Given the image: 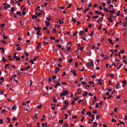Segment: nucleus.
Masks as SVG:
<instances>
[{
    "label": "nucleus",
    "mask_w": 127,
    "mask_h": 127,
    "mask_svg": "<svg viewBox=\"0 0 127 127\" xmlns=\"http://www.w3.org/2000/svg\"><path fill=\"white\" fill-rule=\"evenodd\" d=\"M99 27L98 28V30H100L101 28V25H99Z\"/></svg>",
    "instance_id": "obj_48"
},
{
    "label": "nucleus",
    "mask_w": 127,
    "mask_h": 127,
    "mask_svg": "<svg viewBox=\"0 0 127 127\" xmlns=\"http://www.w3.org/2000/svg\"><path fill=\"white\" fill-rule=\"evenodd\" d=\"M10 7V5L9 4H7L4 7V8L5 9H6L7 8H9Z\"/></svg>",
    "instance_id": "obj_6"
},
{
    "label": "nucleus",
    "mask_w": 127,
    "mask_h": 127,
    "mask_svg": "<svg viewBox=\"0 0 127 127\" xmlns=\"http://www.w3.org/2000/svg\"><path fill=\"white\" fill-rule=\"evenodd\" d=\"M79 50H80L81 51H82L83 49H84V46H82L80 48H79Z\"/></svg>",
    "instance_id": "obj_15"
},
{
    "label": "nucleus",
    "mask_w": 127,
    "mask_h": 127,
    "mask_svg": "<svg viewBox=\"0 0 127 127\" xmlns=\"http://www.w3.org/2000/svg\"><path fill=\"white\" fill-rule=\"evenodd\" d=\"M122 65H123V64H120V65H119V67H117V68L118 69H119L121 67V66H122Z\"/></svg>",
    "instance_id": "obj_50"
},
{
    "label": "nucleus",
    "mask_w": 127,
    "mask_h": 127,
    "mask_svg": "<svg viewBox=\"0 0 127 127\" xmlns=\"http://www.w3.org/2000/svg\"><path fill=\"white\" fill-rule=\"evenodd\" d=\"M30 62H31L32 64H33L34 63V62L33 61V60L32 59H31L30 60Z\"/></svg>",
    "instance_id": "obj_44"
},
{
    "label": "nucleus",
    "mask_w": 127,
    "mask_h": 127,
    "mask_svg": "<svg viewBox=\"0 0 127 127\" xmlns=\"http://www.w3.org/2000/svg\"><path fill=\"white\" fill-rule=\"evenodd\" d=\"M16 14L17 15H19L20 16H22V15L20 12L19 11H18L17 12H16Z\"/></svg>",
    "instance_id": "obj_9"
},
{
    "label": "nucleus",
    "mask_w": 127,
    "mask_h": 127,
    "mask_svg": "<svg viewBox=\"0 0 127 127\" xmlns=\"http://www.w3.org/2000/svg\"><path fill=\"white\" fill-rule=\"evenodd\" d=\"M68 92L67 91H64L63 92L61 93L60 95V96L61 97L63 95H65L67 94Z\"/></svg>",
    "instance_id": "obj_1"
},
{
    "label": "nucleus",
    "mask_w": 127,
    "mask_h": 127,
    "mask_svg": "<svg viewBox=\"0 0 127 127\" xmlns=\"http://www.w3.org/2000/svg\"><path fill=\"white\" fill-rule=\"evenodd\" d=\"M111 0H108L107 1L108 4H110L111 3Z\"/></svg>",
    "instance_id": "obj_34"
},
{
    "label": "nucleus",
    "mask_w": 127,
    "mask_h": 127,
    "mask_svg": "<svg viewBox=\"0 0 127 127\" xmlns=\"http://www.w3.org/2000/svg\"><path fill=\"white\" fill-rule=\"evenodd\" d=\"M124 50H121L120 51L121 54H123L124 53Z\"/></svg>",
    "instance_id": "obj_40"
},
{
    "label": "nucleus",
    "mask_w": 127,
    "mask_h": 127,
    "mask_svg": "<svg viewBox=\"0 0 127 127\" xmlns=\"http://www.w3.org/2000/svg\"><path fill=\"white\" fill-rule=\"evenodd\" d=\"M112 122H114L115 123L116 122V120L114 118H112Z\"/></svg>",
    "instance_id": "obj_29"
},
{
    "label": "nucleus",
    "mask_w": 127,
    "mask_h": 127,
    "mask_svg": "<svg viewBox=\"0 0 127 127\" xmlns=\"http://www.w3.org/2000/svg\"><path fill=\"white\" fill-rule=\"evenodd\" d=\"M84 33V32L83 31H81L79 32L80 35L81 36H82Z\"/></svg>",
    "instance_id": "obj_8"
},
{
    "label": "nucleus",
    "mask_w": 127,
    "mask_h": 127,
    "mask_svg": "<svg viewBox=\"0 0 127 127\" xmlns=\"http://www.w3.org/2000/svg\"><path fill=\"white\" fill-rule=\"evenodd\" d=\"M16 54H17V53H15L13 55L14 58H17V57L16 56Z\"/></svg>",
    "instance_id": "obj_21"
},
{
    "label": "nucleus",
    "mask_w": 127,
    "mask_h": 127,
    "mask_svg": "<svg viewBox=\"0 0 127 127\" xmlns=\"http://www.w3.org/2000/svg\"><path fill=\"white\" fill-rule=\"evenodd\" d=\"M64 115L65 116V118H64V119H66L68 117V116L66 114H64Z\"/></svg>",
    "instance_id": "obj_32"
},
{
    "label": "nucleus",
    "mask_w": 127,
    "mask_h": 127,
    "mask_svg": "<svg viewBox=\"0 0 127 127\" xmlns=\"http://www.w3.org/2000/svg\"><path fill=\"white\" fill-rule=\"evenodd\" d=\"M103 19V18L102 17L100 18L99 20V21L100 22H102V20Z\"/></svg>",
    "instance_id": "obj_28"
},
{
    "label": "nucleus",
    "mask_w": 127,
    "mask_h": 127,
    "mask_svg": "<svg viewBox=\"0 0 127 127\" xmlns=\"http://www.w3.org/2000/svg\"><path fill=\"white\" fill-rule=\"evenodd\" d=\"M81 83L83 85H84V84H86V83L84 81H82L81 82Z\"/></svg>",
    "instance_id": "obj_49"
},
{
    "label": "nucleus",
    "mask_w": 127,
    "mask_h": 127,
    "mask_svg": "<svg viewBox=\"0 0 127 127\" xmlns=\"http://www.w3.org/2000/svg\"><path fill=\"white\" fill-rule=\"evenodd\" d=\"M11 57V56H8V58H9V59L10 60H13V61H14L13 58L12 59H10Z\"/></svg>",
    "instance_id": "obj_30"
},
{
    "label": "nucleus",
    "mask_w": 127,
    "mask_h": 127,
    "mask_svg": "<svg viewBox=\"0 0 127 127\" xmlns=\"http://www.w3.org/2000/svg\"><path fill=\"white\" fill-rule=\"evenodd\" d=\"M123 26L124 27H125L126 26L127 24V23L126 22H125L123 23Z\"/></svg>",
    "instance_id": "obj_37"
},
{
    "label": "nucleus",
    "mask_w": 127,
    "mask_h": 127,
    "mask_svg": "<svg viewBox=\"0 0 127 127\" xmlns=\"http://www.w3.org/2000/svg\"><path fill=\"white\" fill-rule=\"evenodd\" d=\"M17 119V118L15 117H14L12 119L13 121H15Z\"/></svg>",
    "instance_id": "obj_47"
},
{
    "label": "nucleus",
    "mask_w": 127,
    "mask_h": 127,
    "mask_svg": "<svg viewBox=\"0 0 127 127\" xmlns=\"http://www.w3.org/2000/svg\"><path fill=\"white\" fill-rule=\"evenodd\" d=\"M22 14L24 16H25V14H26V12H24V11H23V12H22Z\"/></svg>",
    "instance_id": "obj_64"
},
{
    "label": "nucleus",
    "mask_w": 127,
    "mask_h": 127,
    "mask_svg": "<svg viewBox=\"0 0 127 127\" xmlns=\"http://www.w3.org/2000/svg\"><path fill=\"white\" fill-rule=\"evenodd\" d=\"M38 59V58H36V57H34V58L33 59V60L34 61H35L36 60V59Z\"/></svg>",
    "instance_id": "obj_60"
},
{
    "label": "nucleus",
    "mask_w": 127,
    "mask_h": 127,
    "mask_svg": "<svg viewBox=\"0 0 127 127\" xmlns=\"http://www.w3.org/2000/svg\"><path fill=\"white\" fill-rule=\"evenodd\" d=\"M109 94V92H107L105 94L107 95H108Z\"/></svg>",
    "instance_id": "obj_45"
},
{
    "label": "nucleus",
    "mask_w": 127,
    "mask_h": 127,
    "mask_svg": "<svg viewBox=\"0 0 127 127\" xmlns=\"http://www.w3.org/2000/svg\"><path fill=\"white\" fill-rule=\"evenodd\" d=\"M11 10L12 11H14V8L13 7H12L11 8Z\"/></svg>",
    "instance_id": "obj_56"
},
{
    "label": "nucleus",
    "mask_w": 127,
    "mask_h": 127,
    "mask_svg": "<svg viewBox=\"0 0 127 127\" xmlns=\"http://www.w3.org/2000/svg\"><path fill=\"white\" fill-rule=\"evenodd\" d=\"M12 108L13 110H15L16 109V107L15 105H14L13 106Z\"/></svg>",
    "instance_id": "obj_14"
},
{
    "label": "nucleus",
    "mask_w": 127,
    "mask_h": 127,
    "mask_svg": "<svg viewBox=\"0 0 127 127\" xmlns=\"http://www.w3.org/2000/svg\"><path fill=\"white\" fill-rule=\"evenodd\" d=\"M121 82L122 83H124V84H126V83H127L126 81L125 80H124L123 81H121Z\"/></svg>",
    "instance_id": "obj_35"
},
{
    "label": "nucleus",
    "mask_w": 127,
    "mask_h": 127,
    "mask_svg": "<svg viewBox=\"0 0 127 127\" xmlns=\"http://www.w3.org/2000/svg\"><path fill=\"white\" fill-rule=\"evenodd\" d=\"M104 10L106 12H107L108 11V8H107L104 7Z\"/></svg>",
    "instance_id": "obj_23"
},
{
    "label": "nucleus",
    "mask_w": 127,
    "mask_h": 127,
    "mask_svg": "<svg viewBox=\"0 0 127 127\" xmlns=\"http://www.w3.org/2000/svg\"><path fill=\"white\" fill-rule=\"evenodd\" d=\"M45 22L46 24V25L47 26H48L50 25V22L49 21H45Z\"/></svg>",
    "instance_id": "obj_4"
},
{
    "label": "nucleus",
    "mask_w": 127,
    "mask_h": 127,
    "mask_svg": "<svg viewBox=\"0 0 127 127\" xmlns=\"http://www.w3.org/2000/svg\"><path fill=\"white\" fill-rule=\"evenodd\" d=\"M96 112H97V110H95L94 111H93V113L96 115L97 114V113Z\"/></svg>",
    "instance_id": "obj_36"
},
{
    "label": "nucleus",
    "mask_w": 127,
    "mask_h": 127,
    "mask_svg": "<svg viewBox=\"0 0 127 127\" xmlns=\"http://www.w3.org/2000/svg\"><path fill=\"white\" fill-rule=\"evenodd\" d=\"M60 68L59 67H57L56 69H55V71L56 72V73H57L59 71Z\"/></svg>",
    "instance_id": "obj_7"
},
{
    "label": "nucleus",
    "mask_w": 127,
    "mask_h": 127,
    "mask_svg": "<svg viewBox=\"0 0 127 127\" xmlns=\"http://www.w3.org/2000/svg\"><path fill=\"white\" fill-rule=\"evenodd\" d=\"M40 31L39 30H38L37 31V33H36V35H40L41 34L40 33Z\"/></svg>",
    "instance_id": "obj_12"
},
{
    "label": "nucleus",
    "mask_w": 127,
    "mask_h": 127,
    "mask_svg": "<svg viewBox=\"0 0 127 127\" xmlns=\"http://www.w3.org/2000/svg\"><path fill=\"white\" fill-rule=\"evenodd\" d=\"M34 118H35L36 119H37V114H35V115L34 116Z\"/></svg>",
    "instance_id": "obj_55"
},
{
    "label": "nucleus",
    "mask_w": 127,
    "mask_h": 127,
    "mask_svg": "<svg viewBox=\"0 0 127 127\" xmlns=\"http://www.w3.org/2000/svg\"><path fill=\"white\" fill-rule=\"evenodd\" d=\"M94 33V32L93 31H92L91 32V34L90 35V36H91L92 35H93Z\"/></svg>",
    "instance_id": "obj_51"
},
{
    "label": "nucleus",
    "mask_w": 127,
    "mask_h": 127,
    "mask_svg": "<svg viewBox=\"0 0 127 127\" xmlns=\"http://www.w3.org/2000/svg\"><path fill=\"white\" fill-rule=\"evenodd\" d=\"M37 18V16L34 15H33L32 16V18L33 19L34 18Z\"/></svg>",
    "instance_id": "obj_25"
},
{
    "label": "nucleus",
    "mask_w": 127,
    "mask_h": 127,
    "mask_svg": "<svg viewBox=\"0 0 127 127\" xmlns=\"http://www.w3.org/2000/svg\"><path fill=\"white\" fill-rule=\"evenodd\" d=\"M41 43L40 42L38 44L37 46L36 47V48L37 49H38L39 48V47L41 45Z\"/></svg>",
    "instance_id": "obj_20"
},
{
    "label": "nucleus",
    "mask_w": 127,
    "mask_h": 127,
    "mask_svg": "<svg viewBox=\"0 0 127 127\" xmlns=\"http://www.w3.org/2000/svg\"><path fill=\"white\" fill-rule=\"evenodd\" d=\"M60 77H59V80L58 81H57V82H58V83L55 86V88H56L57 87V86L58 85H59V86H60L61 85V84L59 82V81H60Z\"/></svg>",
    "instance_id": "obj_3"
},
{
    "label": "nucleus",
    "mask_w": 127,
    "mask_h": 127,
    "mask_svg": "<svg viewBox=\"0 0 127 127\" xmlns=\"http://www.w3.org/2000/svg\"><path fill=\"white\" fill-rule=\"evenodd\" d=\"M52 32L53 33H56V29H54L52 30Z\"/></svg>",
    "instance_id": "obj_27"
},
{
    "label": "nucleus",
    "mask_w": 127,
    "mask_h": 127,
    "mask_svg": "<svg viewBox=\"0 0 127 127\" xmlns=\"http://www.w3.org/2000/svg\"><path fill=\"white\" fill-rule=\"evenodd\" d=\"M71 6V3H69V6H67V8H69Z\"/></svg>",
    "instance_id": "obj_46"
},
{
    "label": "nucleus",
    "mask_w": 127,
    "mask_h": 127,
    "mask_svg": "<svg viewBox=\"0 0 127 127\" xmlns=\"http://www.w3.org/2000/svg\"><path fill=\"white\" fill-rule=\"evenodd\" d=\"M0 79L1 80L3 81H4V78H3V77H0Z\"/></svg>",
    "instance_id": "obj_42"
},
{
    "label": "nucleus",
    "mask_w": 127,
    "mask_h": 127,
    "mask_svg": "<svg viewBox=\"0 0 127 127\" xmlns=\"http://www.w3.org/2000/svg\"><path fill=\"white\" fill-rule=\"evenodd\" d=\"M0 93H1L2 94H3V91H2V90H0Z\"/></svg>",
    "instance_id": "obj_58"
},
{
    "label": "nucleus",
    "mask_w": 127,
    "mask_h": 127,
    "mask_svg": "<svg viewBox=\"0 0 127 127\" xmlns=\"http://www.w3.org/2000/svg\"><path fill=\"white\" fill-rule=\"evenodd\" d=\"M64 125L65 127H67L68 126V124L67 123L64 124Z\"/></svg>",
    "instance_id": "obj_52"
},
{
    "label": "nucleus",
    "mask_w": 127,
    "mask_h": 127,
    "mask_svg": "<svg viewBox=\"0 0 127 127\" xmlns=\"http://www.w3.org/2000/svg\"><path fill=\"white\" fill-rule=\"evenodd\" d=\"M4 25H5V24H1V25H0V27L1 28L3 27L4 26Z\"/></svg>",
    "instance_id": "obj_38"
},
{
    "label": "nucleus",
    "mask_w": 127,
    "mask_h": 127,
    "mask_svg": "<svg viewBox=\"0 0 127 127\" xmlns=\"http://www.w3.org/2000/svg\"><path fill=\"white\" fill-rule=\"evenodd\" d=\"M56 78V76H54V75H53V78H52V79L53 80L54 79H55V78Z\"/></svg>",
    "instance_id": "obj_59"
},
{
    "label": "nucleus",
    "mask_w": 127,
    "mask_h": 127,
    "mask_svg": "<svg viewBox=\"0 0 127 127\" xmlns=\"http://www.w3.org/2000/svg\"><path fill=\"white\" fill-rule=\"evenodd\" d=\"M120 84H119V83H118L117 84V85L116 86V89H118V87H119V86H120Z\"/></svg>",
    "instance_id": "obj_19"
},
{
    "label": "nucleus",
    "mask_w": 127,
    "mask_h": 127,
    "mask_svg": "<svg viewBox=\"0 0 127 127\" xmlns=\"http://www.w3.org/2000/svg\"><path fill=\"white\" fill-rule=\"evenodd\" d=\"M91 112L90 111H88L87 113H86L87 115H88L89 116H91Z\"/></svg>",
    "instance_id": "obj_13"
},
{
    "label": "nucleus",
    "mask_w": 127,
    "mask_h": 127,
    "mask_svg": "<svg viewBox=\"0 0 127 127\" xmlns=\"http://www.w3.org/2000/svg\"><path fill=\"white\" fill-rule=\"evenodd\" d=\"M53 101H54L55 102H56L57 101V100L55 99V97H53Z\"/></svg>",
    "instance_id": "obj_24"
},
{
    "label": "nucleus",
    "mask_w": 127,
    "mask_h": 127,
    "mask_svg": "<svg viewBox=\"0 0 127 127\" xmlns=\"http://www.w3.org/2000/svg\"><path fill=\"white\" fill-rule=\"evenodd\" d=\"M120 11H119L117 13H116V14L117 15V16H119L120 15Z\"/></svg>",
    "instance_id": "obj_31"
},
{
    "label": "nucleus",
    "mask_w": 127,
    "mask_h": 127,
    "mask_svg": "<svg viewBox=\"0 0 127 127\" xmlns=\"http://www.w3.org/2000/svg\"><path fill=\"white\" fill-rule=\"evenodd\" d=\"M95 12L96 14H99V12L97 10H95Z\"/></svg>",
    "instance_id": "obj_61"
},
{
    "label": "nucleus",
    "mask_w": 127,
    "mask_h": 127,
    "mask_svg": "<svg viewBox=\"0 0 127 127\" xmlns=\"http://www.w3.org/2000/svg\"><path fill=\"white\" fill-rule=\"evenodd\" d=\"M78 63L77 62H76L75 63V67H77L78 66Z\"/></svg>",
    "instance_id": "obj_57"
},
{
    "label": "nucleus",
    "mask_w": 127,
    "mask_h": 127,
    "mask_svg": "<svg viewBox=\"0 0 127 127\" xmlns=\"http://www.w3.org/2000/svg\"><path fill=\"white\" fill-rule=\"evenodd\" d=\"M91 76L92 78H94L95 77V75L94 74L93 75Z\"/></svg>",
    "instance_id": "obj_63"
},
{
    "label": "nucleus",
    "mask_w": 127,
    "mask_h": 127,
    "mask_svg": "<svg viewBox=\"0 0 127 127\" xmlns=\"http://www.w3.org/2000/svg\"><path fill=\"white\" fill-rule=\"evenodd\" d=\"M3 38L4 39H6L7 38V37L5 36V34H4L3 36Z\"/></svg>",
    "instance_id": "obj_17"
},
{
    "label": "nucleus",
    "mask_w": 127,
    "mask_h": 127,
    "mask_svg": "<svg viewBox=\"0 0 127 127\" xmlns=\"http://www.w3.org/2000/svg\"><path fill=\"white\" fill-rule=\"evenodd\" d=\"M85 94H83V95L84 96H85V95H87L88 94V93L87 92H85Z\"/></svg>",
    "instance_id": "obj_43"
},
{
    "label": "nucleus",
    "mask_w": 127,
    "mask_h": 127,
    "mask_svg": "<svg viewBox=\"0 0 127 127\" xmlns=\"http://www.w3.org/2000/svg\"><path fill=\"white\" fill-rule=\"evenodd\" d=\"M2 60L5 63L7 61V60L5 59V58L4 57H3Z\"/></svg>",
    "instance_id": "obj_11"
},
{
    "label": "nucleus",
    "mask_w": 127,
    "mask_h": 127,
    "mask_svg": "<svg viewBox=\"0 0 127 127\" xmlns=\"http://www.w3.org/2000/svg\"><path fill=\"white\" fill-rule=\"evenodd\" d=\"M21 48L19 47H17L16 49V50H17L18 51H20L21 50Z\"/></svg>",
    "instance_id": "obj_26"
},
{
    "label": "nucleus",
    "mask_w": 127,
    "mask_h": 127,
    "mask_svg": "<svg viewBox=\"0 0 127 127\" xmlns=\"http://www.w3.org/2000/svg\"><path fill=\"white\" fill-rule=\"evenodd\" d=\"M78 32H75L73 34V35L74 36L76 35L77 33Z\"/></svg>",
    "instance_id": "obj_53"
},
{
    "label": "nucleus",
    "mask_w": 127,
    "mask_h": 127,
    "mask_svg": "<svg viewBox=\"0 0 127 127\" xmlns=\"http://www.w3.org/2000/svg\"><path fill=\"white\" fill-rule=\"evenodd\" d=\"M73 74H74V76H76V73L75 72L74 70H73V71L72 73Z\"/></svg>",
    "instance_id": "obj_33"
},
{
    "label": "nucleus",
    "mask_w": 127,
    "mask_h": 127,
    "mask_svg": "<svg viewBox=\"0 0 127 127\" xmlns=\"http://www.w3.org/2000/svg\"><path fill=\"white\" fill-rule=\"evenodd\" d=\"M93 62H88L87 63V64L88 66H90L91 65H93Z\"/></svg>",
    "instance_id": "obj_2"
},
{
    "label": "nucleus",
    "mask_w": 127,
    "mask_h": 127,
    "mask_svg": "<svg viewBox=\"0 0 127 127\" xmlns=\"http://www.w3.org/2000/svg\"><path fill=\"white\" fill-rule=\"evenodd\" d=\"M89 9V8H86L85 9V10L83 12H84L85 13H86V11H87Z\"/></svg>",
    "instance_id": "obj_22"
},
{
    "label": "nucleus",
    "mask_w": 127,
    "mask_h": 127,
    "mask_svg": "<svg viewBox=\"0 0 127 127\" xmlns=\"http://www.w3.org/2000/svg\"><path fill=\"white\" fill-rule=\"evenodd\" d=\"M98 16H93L92 17V18L93 19L95 18V19L97 18H98Z\"/></svg>",
    "instance_id": "obj_39"
},
{
    "label": "nucleus",
    "mask_w": 127,
    "mask_h": 127,
    "mask_svg": "<svg viewBox=\"0 0 127 127\" xmlns=\"http://www.w3.org/2000/svg\"><path fill=\"white\" fill-rule=\"evenodd\" d=\"M63 120H60L59 121V123H61L62 124L63 123Z\"/></svg>",
    "instance_id": "obj_41"
},
{
    "label": "nucleus",
    "mask_w": 127,
    "mask_h": 127,
    "mask_svg": "<svg viewBox=\"0 0 127 127\" xmlns=\"http://www.w3.org/2000/svg\"><path fill=\"white\" fill-rule=\"evenodd\" d=\"M67 106V105H64V107L62 108V110H63L64 109H66V106Z\"/></svg>",
    "instance_id": "obj_16"
},
{
    "label": "nucleus",
    "mask_w": 127,
    "mask_h": 127,
    "mask_svg": "<svg viewBox=\"0 0 127 127\" xmlns=\"http://www.w3.org/2000/svg\"><path fill=\"white\" fill-rule=\"evenodd\" d=\"M6 110L4 109V110H3L1 111V112L3 113L5 112H6Z\"/></svg>",
    "instance_id": "obj_62"
},
{
    "label": "nucleus",
    "mask_w": 127,
    "mask_h": 127,
    "mask_svg": "<svg viewBox=\"0 0 127 127\" xmlns=\"http://www.w3.org/2000/svg\"><path fill=\"white\" fill-rule=\"evenodd\" d=\"M41 105H40L39 106H37L36 107L39 109H40L41 108Z\"/></svg>",
    "instance_id": "obj_54"
},
{
    "label": "nucleus",
    "mask_w": 127,
    "mask_h": 127,
    "mask_svg": "<svg viewBox=\"0 0 127 127\" xmlns=\"http://www.w3.org/2000/svg\"><path fill=\"white\" fill-rule=\"evenodd\" d=\"M71 21L72 22H73L74 23H75L76 22V20L74 19L73 17H72Z\"/></svg>",
    "instance_id": "obj_18"
},
{
    "label": "nucleus",
    "mask_w": 127,
    "mask_h": 127,
    "mask_svg": "<svg viewBox=\"0 0 127 127\" xmlns=\"http://www.w3.org/2000/svg\"><path fill=\"white\" fill-rule=\"evenodd\" d=\"M119 122H120V123H119L118 124H117L116 125L117 126H118L120 124H123V125H124L125 124V123L123 122H122L121 121L119 120Z\"/></svg>",
    "instance_id": "obj_5"
},
{
    "label": "nucleus",
    "mask_w": 127,
    "mask_h": 127,
    "mask_svg": "<svg viewBox=\"0 0 127 127\" xmlns=\"http://www.w3.org/2000/svg\"><path fill=\"white\" fill-rule=\"evenodd\" d=\"M101 117V116L99 115L98 114L97 115L96 117V119L97 120L100 118Z\"/></svg>",
    "instance_id": "obj_10"
}]
</instances>
